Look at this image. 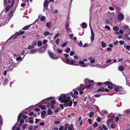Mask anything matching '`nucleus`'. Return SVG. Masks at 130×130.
Returning a JSON list of instances; mask_svg holds the SVG:
<instances>
[{
	"instance_id": "obj_8",
	"label": "nucleus",
	"mask_w": 130,
	"mask_h": 130,
	"mask_svg": "<svg viewBox=\"0 0 130 130\" xmlns=\"http://www.w3.org/2000/svg\"><path fill=\"white\" fill-rule=\"evenodd\" d=\"M90 29L91 33V36L90 37L91 42L93 41L94 39V35L93 31V29L92 28H90Z\"/></svg>"
},
{
	"instance_id": "obj_52",
	"label": "nucleus",
	"mask_w": 130,
	"mask_h": 130,
	"mask_svg": "<svg viewBox=\"0 0 130 130\" xmlns=\"http://www.w3.org/2000/svg\"><path fill=\"white\" fill-rule=\"evenodd\" d=\"M102 127L105 130H107L108 129V128L104 125H103Z\"/></svg>"
},
{
	"instance_id": "obj_16",
	"label": "nucleus",
	"mask_w": 130,
	"mask_h": 130,
	"mask_svg": "<svg viewBox=\"0 0 130 130\" xmlns=\"http://www.w3.org/2000/svg\"><path fill=\"white\" fill-rule=\"evenodd\" d=\"M56 102L55 100H53L51 102V106L52 109L54 108L55 106L54 105V104Z\"/></svg>"
},
{
	"instance_id": "obj_19",
	"label": "nucleus",
	"mask_w": 130,
	"mask_h": 130,
	"mask_svg": "<svg viewBox=\"0 0 130 130\" xmlns=\"http://www.w3.org/2000/svg\"><path fill=\"white\" fill-rule=\"evenodd\" d=\"M81 27L84 28H85L87 27V24L85 23H83L80 25Z\"/></svg>"
},
{
	"instance_id": "obj_45",
	"label": "nucleus",
	"mask_w": 130,
	"mask_h": 130,
	"mask_svg": "<svg viewBox=\"0 0 130 130\" xmlns=\"http://www.w3.org/2000/svg\"><path fill=\"white\" fill-rule=\"evenodd\" d=\"M98 125V123L96 122H95L94 123L93 125V127L94 128L96 127Z\"/></svg>"
},
{
	"instance_id": "obj_25",
	"label": "nucleus",
	"mask_w": 130,
	"mask_h": 130,
	"mask_svg": "<svg viewBox=\"0 0 130 130\" xmlns=\"http://www.w3.org/2000/svg\"><path fill=\"white\" fill-rule=\"evenodd\" d=\"M70 95L73 98H77V96L74 94L73 93L71 92L70 93Z\"/></svg>"
},
{
	"instance_id": "obj_44",
	"label": "nucleus",
	"mask_w": 130,
	"mask_h": 130,
	"mask_svg": "<svg viewBox=\"0 0 130 130\" xmlns=\"http://www.w3.org/2000/svg\"><path fill=\"white\" fill-rule=\"evenodd\" d=\"M27 125L26 124H24L23 126L22 127V129L23 130H24V129L26 127V126H27Z\"/></svg>"
},
{
	"instance_id": "obj_34",
	"label": "nucleus",
	"mask_w": 130,
	"mask_h": 130,
	"mask_svg": "<svg viewBox=\"0 0 130 130\" xmlns=\"http://www.w3.org/2000/svg\"><path fill=\"white\" fill-rule=\"evenodd\" d=\"M34 47L33 45L31 44L30 45H29L28 47H27V49L28 50H30L32 48Z\"/></svg>"
},
{
	"instance_id": "obj_57",
	"label": "nucleus",
	"mask_w": 130,
	"mask_h": 130,
	"mask_svg": "<svg viewBox=\"0 0 130 130\" xmlns=\"http://www.w3.org/2000/svg\"><path fill=\"white\" fill-rule=\"evenodd\" d=\"M112 50V49L108 47L107 48V51L108 52H111Z\"/></svg>"
},
{
	"instance_id": "obj_11",
	"label": "nucleus",
	"mask_w": 130,
	"mask_h": 130,
	"mask_svg": "<svg viewBox=\"0 0 130 130\" xmlns=\"http://www.w3.org/2000/svg\"><path fill=\"white\" fill-rule=\"evenodd\" d=\"M122 28L124 30H127V32H128V33L129 32V34H130V29L128 26L126 25L123 26Z\"/></svg>"
},
{
	"instance_id": "obj_23",
	"label": "nucleus",
	"mask_w": 130,
	"mask_h": 130,
	"mask_svg": "<svg viewBox=\"0 0 130 130\" xmlns=\"http://www.w3.org/2000/svg\"><path fill=\"white\" fill-rule=\"evenodd\" d=\"M129 34V32H128L127 33H126L125 35V36L126 37V40H130V38H129L128 36V35ZM130 35V34H129Z\"/></svg>"
},
{
	"instance_id": "obj_29",
	"label": "nucleus",
	"mask_w": 130,
	"mask_h": 130,
	"mask_svg": "<svg viewBox=\"0 0 130 130\" xmlns=\"http://www.w3.org/2000/svg\"><path fill=\"white\" fill-rule=\"evenodd\" d=\"M66 28L68 31L69 30V24L68 23H66Z\"/></svg>"
},
{
	"instance_id": "obj_1",
	"label": "nucleus",
	"mask_w": 130,
	"mask_h": 130,
	"mask_svg": "<svg viewBox=\"0 0 130 130\" xmlns=\"http://www.w3.org/2000/svg\"><path fill=\"white\" fill-rule=\"evenodd\" d=\"M71 99L69 94H64L62 96H60L59 98V100L61 103L64 102V106L65 107L71 106L72 104V101L70 100Z\"/></svg>"
},
{
	"instance_id": "obj_51",
	"label": "nucleus",
	"mask_w": 130,
	"mask_h": 130,
	"mask_svg": "<svg viewBox=\"0 0 130 130\" xmlns=\"http://www.w3.org/2000/svg\"><path fill=\"white\" fill-rule=\"evenodd\" d=\"M96 120L98 122H100L101 120V118L100 117H98L96 118Z\"/></svg>"
},
{
	"instance_id": "obj_60",
	"label": "nucleus",
	"mask_w": 130,
	"mask_h": 130,
	"mask_svg": "<svg viewBox=\"0 0 130 130\" xmlns=\"http://www.w3.org/2000/svg\"><path fill=\"white\" fill-rule=\"evenodd\" d=\"M37 43V42H32V43L31 44L34 47L36 44Z\"/></svg>"
},
{
	"instance_id": "obj_43",
	"label": "nucleus",
	"mask_w": 130,
	"mask_h": 130,
	"mask_svg": "<svg viewBox=\"0 0 130 130\" xmlns=\"http://www.w3.org/2000/svg\"><path fill=\"white\" fill-rule=\"evenodd\" d=\"M39 127V126H35L34 127H33L32 130H37Z\"/></svg>"
},
{
	"instance_id": "obj_56",
	"label": "nucleus",
	"mask_w": 130,
	"mask_h": 130,
	"mask_svg": "<svg viewBox=\"0 0 130 130\" xmlns=\"http://www.w3.org/2000/svg\"><path fill=\"white\" fill-rule=\"evenodd\" d=\"M119 42L120 45H122L124 44V41H119Z\"/></svg>"
},
{
	"instance_id": "obj_14",
	"label": "nucleus",
	"mask_w": 130,
	"mask_h": 130,
	"mask_svg": "<svg viewBox=\"0 0 130 130\" xmlns=\"http://www.w3.org/2000/svg\"><path fill=\"white\" fill-rule=\"evenodd\" d=\"M46 113V111L44 110L42 111V112L41 113V117L42 118H44L47 116V115L45 116Z\"/></svg>"
},
{
	"instance_id": "obj_9",
	"label": "nucleus",
	"mask_w": 130,
	"mask_h": 130,
	"mask_svg": "<svg viewBox=\"0 0 130 130\" xmlns=\"http://www.w3.org/2000/svg\"><path fill=\"white\" fill-rule=\"evenodd\" d=\"M114 88V90L116 91L119 92L120 90H122V87H119L118 86H115Z\"/></svg>"
},
{
	"instance_id": "obj_35",
	"label": "nucleus",
	"mask_w": 130,
	"mask_h": 130,
	"mask_svg": "<svg viewBox=\"0 0 130 130\" xmlns=\"http://www.w3.org/2000/svg\"><path fill=\"white\" fill-rule=\"evenodd\" d=\"M113 29L115 31H117L119 30V28L117 26H114L113 27Z\"/></svg>"
},
{
	"instance_id": "obj_58",
	"label": "nucleus",
	"mask_w": 130,
	"mask_h": 130,
	"mask_svg": "<svg viewBox=\"0 0 130 130\" xmlns=\"http://www.w3.org/2000/svg\"><path fill=\"white\" fill-rule=\"evenodd\" d=\"M88 121L89 122V123L90 124H91L92 123V120L91 119H90L89 118L88 120Z\"/></svg>"
},
{
	"instance_id": "obj_39",
	"label": "nucleus",
	"mask_w": 130,
	"mask_h": 130,
	"mask_svg": "<svg viewBox=\"0 0 130 130\" xmlns=\"http://www.w3.org/2000/svg\"><path fill=\"white\" fill-rule=\"evenodd\" d=\"M70 51V49L69 48H68L67 49L65 50V52L67 53H69Z\"/></svg>"
},
{
	"instance_id": "obj_36",
	"label": "nucleus",
	"mask_w": 130,
	"mask_h": 130,
	"mask_svg": "<svg viewBox=\"0 0 130 130\" xmlns=\"http://www.w3.org/2000/svg\"><path fill=\"white\" fill-rule=\"evenodd\" d=\"M101 45L102 47L103 48H104L106 47V44L105 43L103 42H102Z\"/></svg>"
},
{
	"instance_id": "obj_6",
	"label": "nucleus",
	"mask_w": 130,
	"mask_h": 130,
	"mask_svg": "<svg viewBox=\"0 0 130 130\" xmlns=\"http://www.w3.org/2000/svg\"><path fill=\"white\" fill-rule=\"evenodd\" d=\"M118 18L119 20H122L124 19V16L123 14L121 12L118 14Z\"/></svg>"
},
{
	"instance_id": "obj_27",
	"label": "nucleus",
	"mask_w": 130,
	"mask_h": 130,
	"mask_svg": "<svg viewBox=\"0 0 130 130\" xmlns=\"http://www.w3.org/2000/svg\"><path fill=\"white\" fill-rule=\"evenodd\" d=\"M52 113V110L50 108L48 109L47 114L48 115H50Z\"/></svg>"
},
{
	"instance_id": "obj_13",
	"label": "nucleus",
	"mask_w": 130,
	"mask_h": 130,
	"mask_svg": "<svg viewBox=\"0 0 130 130\" xmlns=\"http://www.w3.org/2000/svg\"><path fill=\"white\" fill-rule=\"evenodd\" d=\"M113 62H111V63H108V64H105L104 65V66H103V67H107L108 66L111 64H112V63H114V62H117V60L116 59H114V60H113Z\"/></svg>"
},
{
	"instance_id": "obj_33",
	"label": "nucleus",
	"mask_w": 130,
	"mask_h": 130,
	"mask_svg": "<svg viewBox=\"0 0 130 130\" xmlns=\"http://www.w3.org/2000/svg\"><path fill=\"white\" fill-rule=\"evenodd\" d=\"M39 108L42 110H44L46 109L45 106L44 105H40L39 106Z\"/></svg>"
},
{
	"instance_id": "obj_10",
	"label": "nucleus",
	"mask_w": 130,
	"mask_h": 130,
	"mask_svg": "<svg viewBox=\"0 0 130 130\" xmlns=\"http://www.w3.org/2000/svg\"><path fill=\"white\" fill-rule=\"evenodd\" d=\"M84 81L86 83H88L90 84H93L94 83V82L93 80H90L88 79H86L84 80Z\"/></svg>"
},
{
	"instance_id": "obj_47",
	"label": "nucleus",
	"mask_w": 130,
	"mask_h": 130,
	"mask_svg": "<svg viewBox=\"0 0 130 130\" xmlns=\"http://www.w3.org/2000/svg\"><path fill=\"white\" fill-rule=\"evenodd\" d=\"M60 36V34L57 32V34H56V35H55V37H54V39L56 38H57V37L59 36Z\"/></svg>"
},
{
	"instance_id": "obj_37",
	"label": "nucleus",
	"mask_w": 130,
	"mask_h": 130,
	"mask_svg": "<svg viewBox=\"0 0 130 130\" xmlns=\"http://www.w3.org/2000/svg\"><path fill=\"white\" fill-rule=\"evenodd\" d=\"M50 34V33L48 32L45 31L44 33V35L45 36H47L48 35Z\"/></svg>"
},
{
	"instance_id": "obj_49",
	"label": "nucleus",
	"mask_w": 130,
	"mask_h": 130,
	"mask_svg": "<svg viewBox=\"0 0 130 130\" xmlns=\"http://www.w3.org/2000/svg\"><path fill=\"white\" fill-rule=\"evenodd\" d=\"M105 28L107 29L108 30H110V27L109 26H108V25H106V26H105Z\"/></svg>"
},
{
	"instance_id": "obj_55",
	"label": "nucleus",
	"mask_w": 130,
	"mask_h": 130,
	"mask_svg": "<svg viewBox=\"0 0 130 130\" xmlns=\"http://www.w3.org/2000/svg\"><path fill=\"white\" fill-rule=\"evenodd\" d=\"M9 6H8L5 8V11L7 12L9 10Z\"/></svg>"
},
{
	"instance_id": "obj_50",
	"label": "nucleus",
	"mask_w": 130,
	"mask_h": 130,
	"mask_svg": "<svg viewBox=\"0 0 130 130\" xmlns=\"http://www.w3.org/2000/svg\"><path fill=\"white\" fill-rule=\"evenodd\" d=\"M47 42V40H44L43 41V44H46Z\"/></svg>"
},
{
	"instance_id": "obj_5",
	"label": "nucleus",
	"mask_w": 130,
	"mask_h": 130,
	"mask_svg": "<svg viewBox=\"0 0 130 130\" xmlns=\"http://www.w3.org/2000/svg\"><path fill=\"white\" fill-rule=\"evenodd\" d=\"M48 54L53 59H58V57L56 55H54L53 53L51 52H48Z\"/></svg>"
},
{
	"instance_id": "obj_3",
	"label": "nucleus",
	"mask_w": 130,
	"mask_h": 130,
	"mask_svg": "<svg viewBox=\"0 0 130 130\" xmlns=\"http://www.w3.org/2000/svg\"><path fill=\"white\" fill-rule=\"evenodd\" d=\"M66 63L68 64L75 66L78 65V64H74L76 62V60H70L68 58H66Z\"/></svg>"
},
{
	"instance_id": "obj_42",
	"label": "nucleus",
	"mask_w": 130,
	"mask_h": 130,
	"mask_svg": "<svg viewBox=\"0 0 130 130\" xmlns=\"http://www.w3.org/2000/svg\"><path fill=\"white\" fill-rule=\"evenodd\" d=\"M69 125L68 124H65L64 125V130H67V129L69 127Z\"/></svg>"
},
{
	"instance_id": "obj_32",
	"label": "nucleus",
	"mask_w": 130,
	"mask_h": 130,
	"mask_svg": "<svg viewBox=\"0 0 130 130\" xmlns=\"http://www.w3.org/2000/svg\"><path fill=\"white\" fill-rule=\"evenodd\" d=\"M22 114H21V113H20L19 114L18 118V122L19 121V120H20V119H21V118L22 117Z\"/></svg>"
},
{
	"instance_id": "obj_54",
	"label": "nucleus",
	"mask_w": 130,
	"mask_h": 130,
	"mask_svg": "<svg viewBox=\"0 0 130 130\" xmlns=\"http://www.w3.org/2000/svg\"><path fill=\"white\" fill-rule=\"evenodd\" d=\"M83 45V43L82 41H80L79 43L78 44V46H82Z\"/></svg>"
},
{
	"instance_id": "obj_15",
	"label": "nucleus",
	"mask_w": 130,
	"mask_h": 130,
	"mask_svg": "<svg viewBox=\"0 0 130 130\" xmlns=\"http://www.w3.org/2000/svg\"><path fill=\"white\" fill-rule=\"evenodd\" d=\"M94 85L93 84H90L85 86V88H87L88 89H92L94 87Z\"/></svg>"
},
{
	"instance_id": "obj_46",
	"label": "nucleus",
	"mask_w": 130,
	"mask_h": 130,
	"mask_svg": "<svg viewBox=\"0 0 130 130\" xmlns=\"http://www.w3.org/2000/svg\"><path fill=\"white\" fill-rule=\"evenodd\" d=\"M104 90H105V89H104V88H99L98 90V91H104Z\"/></svg>"
},
{
	"instance_id": "obj_41",
	"label": "nucleus",
	"mask_w": 130,
	"mask_h": 130,
	"mask_svg": "<svg viewBox=\"0 0 130 130\" xmlns=\"http://www.w3.org/2000/svg\"><path fill=\"white\" fill-rule=\"evenodd\" d=\"M42 44V42L41 41H39L37 43V45L38 46H41Z\"/></svg>"
},
{
	"instance_id": "obj_26",
	"label": "nucleus",
	"mask_w": 130,
	"mask_h": 130,
	"mask_svg": "<svg viewBox=\"0 0 130 130\" xmlns=\"http://www.w3.org/2000/svg\"><path fill=\"white\" fill-rule=\"evenodd\" d=\"M8 83V80L7 78H5L3 82V84L4 85H6Z\"/></svg>"
},
{
	"instance_id": "obj_28",
	"label": "nucleus",
	"mask_w": 130,
	"mask_h": 130,
	"mask_svg": "<svg viewBox=\"0 0 130 130\" xmlns=\"http://www.w3.org/2000/svg\"><path fill=\"white\" fill-rule=\"evenodd\" d=\"M51 25V23L48 22H47L46 24V26L48 28H50Z\"/></svg>"
},
{
	"instance_id": "obj_20",
	"label": "nucleus",
	"mask_w": 130,
	"mask_h": 130,
	"mask_svg": "<svg viewBox=\"0 0 130 130\" xmlns=\"http://www.w3.org/2000/svg\"><path fill=\"white\" fill-rule=\"evenodd\" d=\"M48 2L47 0H45L44 3V7H47L49 3Z\"/></svg>"
},
{
	"instance_id": "obj_12",
	"label": "nucleus",
	"mask_w": 130,
	"mask_h": 130,
	"mask_svg": "<svg viewBox=\"0 0 130 130\" xmlns=\"http://www.w3.org/2000/svg\"><path fill=\"white\" fill-rule=\"evenodd\" d=\"M47 45H45L44 46H43L41 48L40 51L41 52H44L47 46Z\"/></svg>"
},
{
	"instance_id": "obj_4",
	"label": "nucleus",
	"mask_w": 130,
	"mask_h": 130,
	"mask_svg": "<svg viewBox=\"0 0 130 130\" xmlns=\"http://www.w3.org/2000/svg\"><path fill=\"white\" fill-rule=\"evenodd\" d=\"M104 83L107 85H108V87L110 89H112V87L113 86L114 87V86H115V85L111 82L108 81H107L105 82Z\"/></svg>"
},
{
	"instance_id": "obj_53",
	"label": "nucleus",
	"mask_w": 130,
	"mask_h": 130,
	"mask_svg": "<svg viewBox=\"0 0 130 130\" xmlns=\"http://www.w3.org/2000/svg\"><path fill=\"white\" fill-rule=\"evenodd\" d=\"M67 44V43H64L62 44V45H61V46L62 47H64L66 46Z\"/></svg>"
},
{
	"instance_id": "obj_24",
	"label": "nucleus",
	"mask_w": 130,
	"mask_h": 130,
	"mask_svg": "<svg viewBox=\"0 0 130 130\" xmlns=\"http://www.w3.org/2000/svg\"><path fill=\"white\" fill-rule=\"evenodd\" d=\"M68 130H74V128L72 125L71 124L69 127Z\"/></svg>"
},
{
	"instance_id": "obj_48",
	"label": "nucleus",
	"mask_w": 130,
	"mask_h": 130,
	"mask_svg": "<svg viewBox=\"0 0 130 130\" xmlns=\"http://www.w3.org/2000/svg\"><path fill=\"white\" fill-rule=\"evenodd\" d=\"M22 59V57L20 56L18 57L16 59L17 61H19Z\"/></svg>"
},
{
	"instance_id": "obj_61",
	"label": "nucleus",
	"mask_w": 130,
	"mask_h": 130,
	"mask_svg": "<svg viewBox=\"0 0 130 130\" xmlns=\"http://www.w3.org/2000/svg\"><path fill=\"white\" fill-rule=\"evenodd\" d=\"M95 61V59H93L92 60H90V62L91 63H94Z\"/></svg>"
},
{
	"instance_id": "obj_18",
	"label": "nucleus",
	"mask_w": 130,
	"mask_h": 130,
	"mask_svg": "<svg viewBox=\"0 0 130 130\" xmlns=\"http://www.w3.org/2000/svg\"><path fill=\"white\" fill-rule=\"evenodd\" d=\"M124 112H125V114L129 116L130 115V109H127L124 111Z\"/></svg>"
},
{
	"instance_id": "obj_64",
	"label": "nucleus",
	"mask_w": 130,
	"mask_h": 130,
	"mask_svg": "<svg viewBox=\"0 0 130 130\" xmlns=\"http://www.w3.org/2000/svg\"><path fill=\"white\" fill-rule=\"evenodd\" d=\"M64 128V127L63 126H61L60 127L59 129V130H63Z\"/></svg>"
},
{
	"instance_id": "obj_17",
	"label": "nucleus",
	"mask_w": 130,
	"mask_h": 130,
	"mask_svg": "<svg viewBox=\"0 0 130 130\" xmlns=\"http://www.w3.org/2000/svg\"><path fill=\"white\" fill-rule=\"evenodd\" d=\"M122 90H120L119 92L117 93L118 94H125L126 93V91L124 90L122 88Z\"/></svg>"
},
{
	"instance_id": "obj_30",
	"label": "nucleus",
	"mask_w": 130,
	"mask_h": 130,
	"mask_svg": "<svg viewBox=\"0 0 130 130\" xmlns=\"http://www.w3.org/2000/svg\"><path fill=\"white\" fill-rule=\"evenodd\" d=\"M116 126V125L114 123H112L110 125V127L112 129L115 128Z\"/></svg>"
},
{
	"instance_id": "obj_63",
	"label": "nucleus",
	"mask_w": 130,
	"mask_h": 130,
	"mask_svg": "<svg viewBox=\"0 0 130 130\" xmlns=\"http://www.w3.org/2000/svg\"><path fill=\"white\" fill-rule=\"evenodd\" d=\"M33 127L32 125H31V126H29L28 129L29 130H32Z\"/></svg>"
},
{
	"instance_id": "obj_59",
	"label": "nucleus",
	"mask_w": 130,
	"mask_h": 130,
	"mask_svg": "<svg viewBox=\"0 0 130 130\" xmlns=\"http://www.w3.org/2000/svg\"><path fill=\"white\" fill-rule=\"evenodd\" d=\"M100 96V95L99 94H95L94 95V96L96 98H98Z\"/></svg>"
},
{
	"instance_id": "obj_21",
	"label": "nucleus",
	"mask_w": 130,
	"mask_h": 130,
	"mask_svg": "<svg viewBox=\"0 0 130 130\" xmlns=\"http://www.w3.org/2000/svg\"><path fill=\"white\" fill-rule=\"evenodd\" d=\"M37 52V51L36 49H33L31 50L30 51L29 53L30 54H33L36 53Z\"/></svg>"
},
{
	"instance_id": "obj_38",
	"label": "nucleus",
	"mask_w": 130,
	"mask_h": 130,
	"mask_svg": "<svg viewBox=\"0 0 130 130\" xmlns=\"http://www.w3.org/2000/svg\"><path fill=\"white\" fill-rule=\"evenodd\" d=\"M94 115V113L93 112H90L89 114V116L91 118Z\"/></svg>"
},
{
	"instance_id": "obj_7",
	"label": "nucleus",
	"mask_w": 130,
	"mask_h": 130,
	"mask_svg": "<svg viewBox=\"0 0 130 130\" xmlns=\"http://www.w3.org/2000/svg\"><path fill=\"white\" fill-rule=\"evenodd\" d=\"M79 63L80 65V66L82 67H86L88 66L87 64L85 63L82 60H81L79 62Z\"/></svg>"
},
{
	"instance_id": "obj_2",
	"label": "nucleus",
	"mask_w": 130,
	"mask_h": 130,
	"mask_svg": "<svg viewBox=\"0 0 130 130\" xmlns=\"http://www.w3.org/2000/svg\"><path fill=\"white\" fill-rule=\"evenodd\" d=\"M24 32H25L24 31H20L19 32H17L14 34V35L11 36L10 37V38L8 39L7 41H8L11 38H13L14 39L16 38L17 36H18L22 34H23Z\"/></svg>"
},
{
	"instance_id": "obj_31",
	"label": "nucleus",
	"mask_w": 130,
	"mask_h": 130,
	"mask_svg": "<svg viewBox=\"0 0 130 130\" xmlns=\"http://www.w3.org/2000/svg\"><path fill=\"white\" fill-rule=\"evenodd\" d=\"M30 26V25H29L26 26L23 28V29L24 30H26L27 29L29 28Z\"/></svg>"
},
{
	"instance_id": "obj_40",
	"label": "nucleus",
	"mask_w": 130,
	"mask_h": 130,
	"mask_svg": "<svg viewBox=\"0 0 130 130\" xmlns=\"http://www.w3.org/2000/svg\"><path fill=\"white\" fill-rule=\"evenodd\" d=\"M46 19L45 17V16H42L40 18V20L42 21H44Z\"/></svg>"
},
{
	"instance_id": "obj_62",
	"label": "nucleus",
	"mask_w": 130,
	"mask_h": 130,
	"mask_svg": "<svg viewBox=\"0 0 130 130\" xmlns=\"http://www.w3.org/2000/svg\"><path fill=\"white\" fill-rule=\"evenodd\" d=\"M109 9L111 11H113L114 10V8L112 7H110L109 8Z\"/></svg>"
},
{
	"instance_id": "obj_22",
	"label": "nucleus",
	"mask_w": 130,
	"mask_h": 130,
	"mask_svg": "<svg viewBox=\"0 0 130 130\" xmlns=\"http://www.w3.org/2000/svg\"><path fill=\"white\" fill-rule=\"evenodd\" d=\"M124 68L122 66H120L118 67V69L120 71H122L124 70Z\"/></svg>"
}]
</instances>
